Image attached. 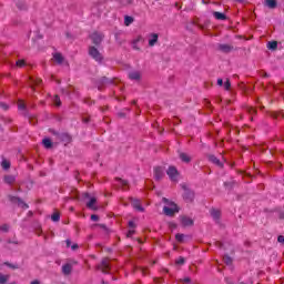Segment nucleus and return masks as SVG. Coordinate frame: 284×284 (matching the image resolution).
Here are the masks:
<instances>
[{"mask_svg":"<svg viewBox=\"0 0 284 284\" xmlns=\"http://www.w3.org/2000/svg\"><path fill=\"white\" fill-rule=\"evenodd\" d=\"M163 202L166 203V205L163 207V212L166 216H174L176 213H179V206L174 202H168V199H163Z\"/></svg>","mask_w":284,"mask_h":284,"instance_id":"nucleus-1","label":"nucleus"},{"mask_svg":"<svg viewBox=\"0 0 284 284\" xmlns=\"http://www.w3.org/2000/svg\"><path fill=\"white\" fill-rule=\"evenodd\" d=\"M166 174H168L170 181H172L173 183H176L179 181V170H176V168L170 166L166 170Z\"/></svg>","mask_w":284,"mask_h":284,"instance_id":"nucleus-2","label":"nucleus"},{"mask_svg":"<svg viewBox=\"0 0 284 284\" xmlns=\"http://www.w3.org/2000/svg\"><path fill=\"white\" fill-rule=\"evenodd\" d=\"M89 54L90 57H92V59H94V61H98L99 63L103 61V55L101 54V52H99V49L94 47L89 48Z\"/></svg>","mask_w":284,"mask_h":284,"instance_id":"nucleus-3","label":"nucleus"},{"mask_svg":"<svg viewBox=\"0 0 284 284\" xmlns=\"http://www.w3.org/2000/svg\"><path fill=\"white\" fill-rule=\"evenodd\" d=\"M83 199L84 201L85 199H89L87 202V207H89V210H97V197H91L90 193H83Z\"/></svg>","mask_w":284,"mask_h":284,"instance_id":"nucleus-4","label":"nucleus"},{"mask_svg":"<svg viewBox=\"0 0 284 284\" xmlns=\"http://www.w3.org/2000/svg\"><path fill=\"white\" fill-rule=\"evenodd\" d=\"M163 176H165V171L163 170V168L156 166L154 169V179H155V181H161V179H163Z\"/></svg>","mask_w":284,"mask_h":284,"instance_id":"nucleus-5","label":"nucleus"},{"mask_svg":"<svg viewBox=\"0 0 284 284\" xmlns=\"http://www.w3.org/2000/svg\"><path fill=\"white\" fill-rule=\"evenodd\" d=\"M156 43H159V34L151 33L149 36V45H150V48H154V45H156Z\"/></svg>","mask_w":284,"mask_h":284,"instance_id":"nucleus-6","label":"nucleus"},{"mask_svg":"<svg viewBox=\"0 0 284 284\" xmlns=\"http://www.w3.org/2000/svg\"><path fill=\"white\" fill-rule=\"evenodd\" d=\"M91 40L94 43V45H100L101 41H103V36L101 33L94 32L91 36Z\"/></svg>","mask_w":284,"mask_h":284,"instance_id":"nucleus-7","label":"nucleus"},{"mask_svg":"<svg viewBox=\"0 0 284 284\" xmlns=\"http://www.w3.org/2000/svg\"><path fill=\"white\" fill-rule=\"evenodd\" d=\"M181 224L184 227H190V226L194 225V221L192 220V217L182 216L181 217Z\"/></svg>","mask_w":284,"mask_h":284,"instance_id":"nucleus-8","label":"nucleus"},{"mask_svg":"<svg viewBox=\"0 0 284 284\" xmlns=\"http://www.w3.org/2000/svg\"><path fill=\"white\" fill-rule=\"evenodd\" d=\"M129 79H131V81H140L141 80V72L140 71H131L129 73Z\"/></svg>","mask_w":284,"mask_h":284,"instance_id":"nucleus-9","label":"nucleus"},{"mask_svg":"<svg viewBox=\"0 0 284 284\" xmlns=\"http://www.w3.org/2000/svg\"><path fill=\"white\" fill-rule=\"evenodd\" d=\"M134 50H140L139 44L143 43V36H138L132 41Z\"/></svg>","mask_w":284,"mask_h":284,"instance_id":"nucleus-10","label":"nucleus"},{"mask_svg":"<svg viewBox=\"0 0 284 284\" xmlns=\"http://www.w3.org/2000/svg\"><path fill=\"white\" fill-rule=\"evenodd\" d=\"M132 207L138 210V212H143V206H141V201L139 200H131Z\"/></svg>","mask_w":284,"mask_h":284,"instance_id":"nucleus-11","label":"nucleus"},{"mask_svg":"<svg viewBox=\"0 0 284 284\" xmlns=\"http://www.w3.org/2000/svg\"><path fill=\"white\" fill-rule=\"evenodd\" d=\"M185 201H194V192L190 191V190H185L184 194H183Z\"/></svg>","mask_w":284,"mask_h":284,"instance_id":"nucleus-12","label":"nucleus"},{"mask_svg":"<svg viewBox=\"0 0 284 284\" xmlns=\"http://www.w3.org/2000/svg\"><path fill=\"white\" fill-rule=\"evenodd\" d=\"M72 272V264H64L62 266V273L68 276Z\"/></svg>","mask_w":284,"mask_h":284,"instance_id":"nucleus-13","label":"nucleus"},{"mask_svg":"<svg viewBox=\"0 0 284 284\" xmlns=\"http://www.w3.org/2000/svg\"><path fill=\"white\" fill-rule=\"evenodd\" d=\"M209 161H211V163H214L215 165H219V168H223V163L221 162V160H219L214 155L209 156Z\"/></svg>","mask_w":284,"mask_h":284,"instance_id":"nucleus-14","label":"nucleus"},{"mask_svg":"<svg viewBox=\"0 0 284 284\" xmlns=\"http://www.w3.org/2000/svg\"><path fill=\"white\" fill-rule=\"evenodd\" d=\"M17 181V178L14 175H6L4 176V182L8 185H12V183H14Z\"/></svg>","mask_w":284,"mask_h":284,"instance_id":"nucleus-15","label":"nucleus"},{"mask_svg":"<svg viewBox=\"0 0 284 284\" xmlns=\"http://www.w3.org/2000/svg\"><path fill=\"white\" fill-rule=\"evenodd\" d=\"M219 50L221 52H232V47L230 44H219Z\"/></svg>","mask_w":284,"mask_h":284,"instance_id":"nucleus-16","label":"nucleus"},{"mask_svg":"<svg viewBox=\"0 0 284 284\" xmlns=\"http://www.w3.org/2000/svg\"><path fill=\"white\" fill-rule=\"evenodd\" d=\"M180 159L183 163H190L192 161V158L186 153H180Z\"/></svg>","mask_w":284,"mask_h":284,"instance_id":"nucleus-17","label":"nucleus"},{"mask_svg":"<svg viewBox=\"0 0 284 284\" xmlns=\"http://www.w3.org/2000/svg\"><path fill=\"white\" fill-rule=\"evenodd\" d=\"M110 267V264L108 263V260L102 261V264L99 266V270L103 272V274H106L105 270Z\"/></svg>","mask_w":284,"mask_h":284,"instance_id":"nucleus-18","label":"nucleus"},{"mask_svg":"<svg viewBox=\"0 0 284 284\" xmlns=\"http://www.w3.org/2000/svg\"><path fill=\"white\" fill-rule=\"evenodd\" d=\"M213 17H214L215 19H217V21H225V19H226V17L224 16V13H221V12H219V11L213 12Z\"/></svg>","mask_w":284,"mask_h":284,"instance_id":"nucleus-19","label":"nucleus"},{"mask_svg":"<svg viewBox=\"0 0 284 284\" xmlns=\"http://www.w3.org/2000/svg\"><path fill=\"white\" fill-rule=\"evenodd\" d=\"M265 6L271 10H274V8H276V0H265Z\"/></svg>","mask_w":284,"mask_h":284,"instance_id":"nucleus-20","label":"nucleus"},{"mask_svg":"<svg viewBox=\"0 0 284 284\" xmlns=\"http://www.w3.org/2000/svg\"><path fill=\"white\" fill-rule=\"evenodd\" d=\"M53 60L55 61V63H63V55L61 53H54L53 54Z\"/></svg>","mask_w":284,"mask_h":284,"instance_id":"nucleus-21","label":"nucleus"},{"mask_svg":"<svg viewBox=\"0 0 284 284\" xmlns=\"http://www.w3.org/2000/svg\"><path fill=\"white\" fill-rule=\"evenodd\" d=\"M211 216H213V219L215 221H219V216H221V211L220 210H211Z\"/></svg>","mask_w":284,"mask_h":284,"instance_id":"nucleus-22","label":"nucleus"},{"mask_svg":"<svg viewBox=\"0 0 284 284\" xmlns=\"http://www.w3.org/2000/svg\"><path fill=\"white\" fill-rule=\"evenodd\" d=\"M267 48H268V50H276V48H278V42L271 41L267 43Z\"/></svg>","mask_w":284,"mask_h":284,"instance_id":"nucleus-23","label":"nucleus"},{"mask_svg":"<svg viewBox=\"0 0 284 284\" xmlns=\"http://www.w3.org/2000/svg\"><path fill=\"white\" fill-rule=\"evenodd\" d=\"M131 23H134V18H132L130 16H125L124 26H131Z\"/></svg>","mask_w":284,"mask_h":284,"instance_id":"nucleus-24","label":"nucleus"},{"mask_svg":"<svg viewBox=\"0 0 284 284\" xmlns=\"http://www.w3.org/2000/svg\"><path fill=\"white\" fill-rule=\"evenodd\" d=\"M9 278H10V275L0 274V284L8 283Z\"/></svg>","mask_w":284,"mask_h":284,"instance_id":"nucleus-25","label":"nucleus"},{"mask_svg":"<svg viewBox=\"0 0 284 284\" xmlns=\"http://www.w3.org/2000/svg\"><path fill=\"white\" fill-rule=\"evenodd\" d=\"M42 143H43L44 148H47V149L52 148V141L50 139H44L42 141Z\"/></svg>","mask_w":284,"mask_h":284,"instance_id":"nucleus-26","label":"nucleus"},{"mask_svg":"<svg viewBox=\"0 0 284 284\" xmlns=\"http://www.w3.org/2000/svg\"><path fill=\"white\" fill-rule=\"evenodd\" d=\"M1 166L3 168V170H10V162L4 160L2 161Z\"/></svg>","mask_w":284,"mask_h":284,"instance_id":"nucleus-27","label":"nucleus"},{"mask_svg":"<svg viewBox=\"0 0 284 284\" xmlns=\"http://www.w3.org/2000/svg\"><path fill=\"white\" fill-rule=\"evenodd\" d=\"M223 261H224V263H225L226 265H232V257L225 255V256L223 257Z\"/></svg>","mask_w":284,"mask_h":284,"instance_id":"nucleus-28","label":"nucleus"},{"mask_svg":"<svg viewBox=\"0 0 284 284\" xmlns=\"http://www.w3.org/2000/svg\"><path fill=\"white\" fill-rule=\"evenodd\" d=\"M175 239L179 243H183V239H185V235L184 234H176L175 235Z\"/></svg>","mask_w":284,"mask_h":284,"instance_id":"nucleus-29","label":"nucleus"},{"mask_svg":"<svg viewBox=\"0 0 284 284\" xmlns=\"http://www.w3.org/2000/svg\"><path fill=\"white\" fill-rule=\"evenodd\" d=\"M61 219V216L59 215V213H54L52 216H51V221H53L54 223H57V221H59Z\"/></svg>","mask_w":284,"mask_h":284,"instance_id":"nucleus-30","label":"nucleus"},{"mask_svg":"<svg viewBox=\"0 0 284 284\" xmlns=\"http://www.w3.org/2000/svg\"><path fill=\"white\" fill-rule=\"evenodd\" d=\"M53 102L55 103V105H57L58 108H59V105H61V100L59 99V95H54Z\"/></svg>","mask_w":284,"mask_h":284,"instance_id":"nucleus-31","label":"nucleus"},{"mask_svg":"<svg viewBox=\"0 0 284 284\" xmlns=\"http://www.w3.org/2000/svg\"><path fill=\"white\" fill-rule=\"evenodd\" d=\"M18 110H26V103L23 101H19Z\"/></svg>","mask_w":284,"mask_h":284,"instance_id":"nucleus-32","label":"nucleus"},{"mask_svg":"<svg viewBox=\"0 0 284 284\" xmlns=\"http://www.w3.org/2000/svg\"><path fill=\"white\" fill-rule=\"evenodd\" d=\"M175 263L176 265H183L185 263V257H179Z\"/></svg>","mask_w":284,"mask_h":284,"instance_id":"nucleus-33","label":"nucleus"},{"mask_svg":"<svg viewBox=\"0 0 284 284\" xmlns=\"http://www.w3.org/2000/svg\"><path fill=\"white\" fill-rule=\"evenodd\" d=\"M16 65H18V68H23V65H26V61H23V60H18V61L16 62Z\"/></svg>","mask_w":284,"mask_h":284,"instance_id":"nucleus-34","label":"nucleus"},{"mask_svg":"<svg viewBox=\"0 0 284 284\" xmlns=\"http://www.w3.org/2000/svg\"><path fill=\"white\" fill-rule=\"evenodd\" d=\"M1 232H8V230H10V226H8V224H3L0 226Z\"/></svg>","mask_w":284,"mask_h":284,"instance_id":"nucleus-35","label":"nucleus"},{"mask_svg":"<svg viewBox=\"0 0 284 284\" xmlns=\"http://www.w3.org/2000/svg\"><path fill=\"white\" fill-rule=\"evenodd\" d=\"M231 87H232V84L230 83V80H226L224 82V89L230 90Z\"/></svg>","mask_w":284,"mask_h":284,"instance_id":"nucleus-36","label":"nucleus"},{"mask_svg":"<svg viewBox=\"0 0 284 284\" xmlns=\"http://www.w3.org/2000/svg\"><path fill=\"white\" fill-rule=\"evenodd\" d=\"M19 205H20V207H23L24 210H28V204H26V202L19 201Z\"/></svg>","mask_w":284,"mask_h":284,"instance_id":"nucleus-37","label":"nucleus"},{"mask_svg":"<svg viewBox=\"0 0 284 284\" xmlns=\"http://www.w3.org/2000/svg\"><path fill=\"white\" fill-rule=\"evenodd\" d=\"M17 6L20 10H23L26 8V3L23 2H17Z\"/></svg>","mask_w":284,"mask_h":284,"instance_id":"nucleus-38","label":"nucleus"},{"mask_svg":"<svg viewBox=\"0 0 284 284\" xmlns=\"http://www.w3.org/2000/svg\"><path fill=\"white\" fill-rule=\"evenodd\" d=\"M134 235V230H130L128 233H126V236L128 239H130L131 236Z\"/></svg>","mask_w":284,"mask_h":284,"instance_id":"nucleus-39","label":"nucleus"},{"mask_svg":"<svg viewBox=\"0 0 284 284\" xmlns=\"http://www.w3.org/2000/svg\"><path fill=\"white\" fill-rule=\"evenodd\" d=\"M118 181H119V183H120L121 185H128V181H125V180L119 179Z\"/></svg>","mask_w":284,"mask_h":284,"instance_id":"nucleus-40","label":"nucleus"},{"mask_svg":"<svg viewBox=\"0 0 284 284\" xmlns=\"http://www.w3.org/2000/svg\"><path fill=\"white\" fill-rule=\"evenodd\" d=\"M277 241H278V243H284V236H283V235H280V236L277 237Z\"/></svg>","mask_w":284,"mask_h":284,"instance_id":"nucleus-41","label":"nucleus"},{"mask_svg":"<svg viewBox=\"0 0 284 284\" xmlns=\"http://www.w3.org/2000/svg\"><path fill=\"white\" fill-rule=\"evenodd\" d=\"M91 221H99V215H91Z\"/></svg>","mask_w":284,"mask_h":284,"instance_id":"nucleus-42","label":"nucleus"},{"mask_svg":"<svg viewBox=\"0 0 284 284\" xmlns=\"http://www.w3.org/2000/svg\"><path fill=\"white\" fill-rule=\"evenodd\" d=\"M71 250H79V244H73V245H71Z\"/></svg>","mask_w":284,"mask_h":284,"instance_id":"nucleus-43","label":"nucleus"},{"mask_svg":"<svg viewBox=\"0 0 284 284\" xmlns=\"http://www.w3.org/2000/svg\"><path fill=\"white\" fill-rule=\"evenodd\" d=\"M0 106L2 108V110H8V106L6 105V103H0Z\"/></svg>","mask_w":284,"mask_h":284,"instance_id":"nucleus-44","label":"nucleus"},{"mask_svg":"<svg viewBox=\"0 0 284 284\" xmlns=\"http://www.w3.org/2000/svg\"><path fill=\"white\" fill-rule=\"evenodd\" d=\"M217 85H223V79H217Z\"/></svg>","mask_w":284,"mask_h":284,"instance_id":"nucleus-45","label":"nucleus"},{"mask_svg":"<svg viewBox=\"0 0 284 284\" xmlns=\"http://www.w3.org/2000/svg\"><path fill=\"white\" fill-rule=\"evenodd\" d=\"M65 243H67V247H70V245H72V242L70 240H67Z\"/></svg>","mask_w":284,"mask_h":284,"instance_id":"nucleus-46","label":"nucleus"},{"mask_svg":"<svg viewBox=\"0 0 284 284\" xmlns=\"http://www.w3.org/2000/svg\"><path fill=\"white\" fill-rule=\"evenodd\" d=\"M129 226H130V227H135L134 222H133V221H130V222H129Z\"/></svg>","mask_w":284,"mask_h":284,"instance_id":"nucleus-47","label":"nucleus"},{"mask_svg":"<svg viewBox=\"0 0 284 284\" xmlns=\"http://www.w3.org/2000/svg\"><path fill=\"white\" fill-rule=\"evenodd\" d=\"M183 283H190V277H185V278L183 280Z\"/></svg>","mask_w":284,"mask_h":284,"instance_id":"nucleus-48","label":"nucleus"},{"mask_svg":"<svg viewBox=\"0 0 284 284\" xmlns=\"http://www.w3.org/2000/svg\"><path fill=\"white\" fill-rule=\"evenodd\" d=\"M31 284H41L39 280L32 281Z\"/></svg>","mask_w":284,"mask_h":284,"instance_id":"nucleus-49","label":"nucleus"},{"mask_svg":"<svg viewBox=\"0 0 284 284\" xmlns=\"http://www.w3.org/2000/svg\"><path fill=\"white\" fill-rule=\"evenodd\" d=\"M9 267H12L13 270H17V266L9 265Z\"/></svg>","mask_w":284,"mask_h":284,"instance_id":"nucleus-50","label":"nucleus"},{"mask_svg":"<svg viewBox=\"0 0 284 284\" xmlns=\"http://www.w3.org/2000/svg\"><path fill=\"white\" fill-rule=\"evenodd\" d=\"M103 284H105V282H103Z\"/></svg>","mask_w":284,"mask_h":284,"instance_id":"nucleus-51","label":"nucleus"}]
</instances>
